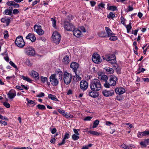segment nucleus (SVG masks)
<instances>
[{"label": "nucleus", "instance_id": "f257e3e1", "mask_svg": "<svg viewBox=\"0 0 149 149\" xmlns=\"http://www.w3.org/2000/svg\"><path fill=\"white\" fill-rule=\"evenodd\" d=\"M90 87L92 91H97L100 90L102 85L100 81L98 79H94L91 81Z\"/></svg>", "mask_w": 149, "mask_h": 149}, {"label": "nucleus", "instance_id": "f03ea898", "mask_svg": "<svg viewBox=\"0 0 149 149\" xmlns=\"http://www.w3.org/2000/svg\"><path fill=\"white\" fill-rule=\"evenodd\" d=\"M118 81L117 77L114 75H111L110 77V79L107 82H105L104 86L107 88H109L110 86H115Z\"/></svg>", "mask_w": 149, "mask_h": 149}, {"label": "nucleus", "instance_id": "7ed1b4c3", "mask_svg": "<svg viewBox=\"0 0 149 149\" xmlns=\"http://www.w3.org/2000/svg\"><path fill=\"white\" fill-rule=\"evenodd\" d=\"M72 79V75L67 72H65L63 74L64 83L66 85H68L71 83Z\"/></svg>", "mask_w": 149, "mask_h": 149}, {"label": "nucleus", "instance_id": "20e7f679", "mask_svg": "<svg viewBox=\"0 0 149 149\" xmlns=\"http://www.w3.org/2000/svg\"><path fill=\"white\" fill-rule=\"evenodd\" d=\"M15 42V45L19 47L22 48L25 45V42L22 36H19L17 37Z\"/></svg>", "mask_w": 149, "mask_h": 149}, {"label": "nucleus", "instance_id": "39448f33", "mask_svg": "<svg viewBox=\"0 0 149 149\" xmlns=\"http://www.w3.org/2000/svg\"><path fill=\"white\" fill-rule=\"evenodd\" d=\"M52 38L54 42L58 44L61 38V35L56 31L54 32L52 35Z\"/></svg>", "mask_w": 149, "mask_h": 149}, {"label": "nucleus", "instance_id": "423d86ee", "mask_svg": "<svg viewBox=\"0 0 149 149\" xmlns=\"http://www.w3.org/2000/svg\"><path fill=\"white\" fill-rule=\"evenodd\" d=\"M64 28L67 31H72L75 29V27L72 23L68 22H64Z\"/></svg>", "mask_w": 149, "mask_h": 149}, {"label": "nucleus", "instance_id": "0eeeda50", "mask_svg": "<svg viewBox=\"0 0 149 149\" xmlns=\"http://www.w3.org/2000/svg\"><path fill=\"white\" fill-rule=\"evenodd\" d=\"M49 79L51 84L54 86H57L59 81L56 77V74H52L49 77Z\"/></svg>", "mask_w": 149, "mask_h": 149}, {"label": "nucleus", "instance_id": "6e6552de", "mask_svg": "<svg viewBox=\"0 0 149 149\" xmlns=\"http://www.w3.org/2000/svg\"><path fill=\"white\" fill-rule=\"evenodd\" d=\"M34 31L39 35H42L44 33V31L42 29V27L40 25L36 24L34 26Z\"/></svg>", "mask_w": 149, "mask_h": 149}, {"label": "nucleus", "instance_id": "1a4fd4ad", "mask_svg": "<svg viewBox=\"0 0 149 149\" xmlns=\"http://www.w3.org/2000/svg\"><path fill=\"white\" fill-rule=\"evenodd\" d=\"M92 60L93 62L96 63H99L102 61L100 56L97 54H93L92 56Z\"/></svg>", "mask_w": 149, "mask_h": 149}, {"label": "nucleus", "instance_id": "9d476101", "mask_svg": "<svg viewBox=\"0 0 149 149\" xmlns=\"http://www.w3.org/2000/svg\"><path fill=\"white\" fill-rule=\"evenodd\" d=\"M88 87V83L84 80H82L80 83V87L81 90L83 91L86 90Z\"/></svg>", "mask_w": 149, "mask_h": 149}, {"label": "nucleus", "instance_id": "9b49d317", "mask_svg": "<svg viewBox=\"0 0 149 149\" xmlns=\"http://www.w3.org/2000/svg\"><path fill=\"white\" fill-rule=\"evenodd\" d=\"M25 52L27 54L33 56L35 54V51L34 49L31 47H29L25 49Z\"/></svg>", "mask_w": 149, "mask_h": 149}, {"label": "nucleus", "instance_id": "f8f14e48", "mask_svg": "<svg viewBox=\"0 0 149 149\" xmlns=\"http://www.w3.org/2000/svg\"><path fill=\"white\" fill-rule=\"evenodd\" d=\"M114 93V91L113 90L110 91L104 90L102 92V94L104 96L106 97L111 96L113 95Z\"/></svg>", "mask_w": 149, "mask_h": 149}, {"label": "nucleus", "instance_id": "ddd939ff", "mask_svg": "<svg viewBox=\"0 0 149 149\" xmlns=\"http://www.w3.org/2000/svg\"><path fill=\"white\" fill-rule=\"evenodd\" d=\"M70 137V132H66L65 133L64 137L61 142L59 143L58 145L59 146H61L64 144L65 143V140L66 139H68Z\"/></svg>", "mask_w": 149, "mask_h": 149}, {"label": "nucleus", "instance_id": "4468645a", "mask_svg": "<svg viewBox=\"0 0 149 149\" xmlns=\"http://www.w3.org/2000/svg\"><path fill=\"white\" fill-rule=\"evenodd\" d=\"M87 94H88L90 96L93 98L96 97L99 95L98 93L96 91H93L90 90H88L87 91Z\"/></svg>", "mask_w": 149, "mask_h": 149}, {"label": "nucleus", "instance_id": "2eb2a0df", "mask_svg": "<svg viewBox=\"0 0 149 149\" xmlns=\"http://www.w3.org/2000/svg\"><path fill=\"white\" fill-rule=\"evenodd\" d=\"M16 94V92L15 90L11 89L9 91L7 95L9 99H11L13 98L15 96Z\"/></svg>", "mask_w": 149, "mask_h": 149}, {"label": "nucleus", "instance_id": "dca6fc26", "mask_svg": "<svg viewBox=\"0 0 149 149\" xmlns=\"http://www.w3.org/2000/svg\"><path fill=\"white\" fill-rule=\"evenodd\" d=\"M70 67L72 68L74 72H77V69L79 68V64L76 62L72 63L70 65Z\"/></svg>", "mask_w": 149, "mask_h": 149}, {"label": "nucleus", "instance_id": "f3484780", "mask_svg": "<svg viewBox=\"0 0 149 149\" xmlns=\"http://www.w3.org/2000/svg\"><path fill=\"white\" fill-rule=\"evenodd\" d=\"M105 29L107 34V37H109L111 36H115V34L113 33L112 31L109 27H106Z\"/></svg>", "mask_w": 149, "mask_h": 149}, {"label": "nucleus", "instance_id": "a211bd4d", "mask_svg": "<svg viewBox=\"0 0 149 149\" xmlns=\"http://www.w3.org/2000/svg\"><path fill=\"white\" fill-rule=\"evenodd\" d=\"M26 38L30 40L32 42H34L36 40V38L34 35L31 33L29 34L26 37Z\"/></svg>", "mask_w": 149, "mask_h": 149}, {"label": "nucleus", "instance_id": "6ab92c4d", "mask_svg": "<svg viewBox=\"0 0 149 149\" xmlns=\"http://www.w3.org/2000/svg\"><path fill=\"white\" fill-rule=\"evenodd\" d=\"M115 91L116 93L119 95L122 94L125 92V89L122 87L116 88Z\"/></svg>", "mask_w": 149, "mask_h": 149}, {"label": "nucleus", "instance_id": "aec40b11", "mask_svg": "<svg viewBox=\"0 0 149 149\" xmlns=\"http://www.w3.org/2000/svg\"><path fill=\"white\" fill-rule=\"evenodd\" d=\"M73 35L77 38L80 37L81 35V31L79 30H75V29L72 30Z\"/></svg>", "mask_w": 149, "mask_h": 149}, {"label": "nucleus", "instance_id": "412c9836", "mask_svg": "<svg viewBox=\"0 0 149 149\" xmlns=\"http://www.w3.org/2000/svg\"><path fill=\"white\" fill-rule=\"evenodd\" d=\"M1 22L3 23H6V25L8 26L10 22V20L9 18L6 19L5 17L2 18L1 19Z\"/></svg>", "mask_w": 149, "mask_h": 149}, {"label": "nucleus", "instance_id": "4be33fe9", "mask_svg": "<svg viewBox=\"0 0 149 149\" xmlns=\"http://www.w3.org/2000/svg\"><path fill=\"white\" fill-rule=\"evenodd\" d=\"M106 71V72L108 74H112L113 73L114 70L113 69L109 67H106L104 68Z\"/></svg>", "mask_w": 149, "mask_h": 149}, {"label": "nucleus", "instance_id": "5701e85b", "mask_svg": "<svg viewBox=\"0 0 149 149\" xmlns=\"http://www.w3.org/2000/svg\"><path fill=\"white\" fill-rule=\"evenodd\" d=\"M31 75L32 76L34 77L36 79H38L39 78L38 73L37 72L35 71H31Z\"/></svg>", "mask_w": 149, "mask_h": 149}, {"label": "nucleus", "instance_id": "b1692460", "mask_svg": "<svg viewBox=\"0 0 149 149\" xmlns=\"http://www.w3.org/2000/svg\"><path fill=\"white\" fill-rule=\"evenodd\" d=\"M63 63L65 64H67L70 62V60L69 56L67 55L63 57L62 61Z\"/></svg>", "mask_w": 149, "mask_h": 149}, {"label": "nucleus", "instance_id": "393cba45", "mask_svg": "<svg viewBox=\"0 0 149 149\" xmlns=\"http://www.w3.org/2000/svg\"><path fill=\"white\" fill-rule=\"evenodd\" d=\"M48 97L49 99H50L52 100L56 101H58L55 95H53L51 94H48Z\"/></svg>", "mask_w": 149, "mask_h": 149}, {"label": "nucleus", "instance_id": "a878e982", "mask_svg": "<svg viewBox=\"0 0 149 149\" xmlns=\"http://www.w3.org/2000/svg\"><path fill=\"white\" fill-rule=\"evenodd\" d=\"M109 5V4H108V7H107V9L108 10H111L113 11L117 10V8L116 6H111L108 7Z\"/></svg>", "mask_w": 149, "mask_h": 149}, {"label": "nucleus", "instance_id": "bb28decb", "mask_svg": "<svg viewBox=\"0 0 149 149\" xmlns=\"http://www.w3.org/2000/svg\"><path fill=\"white\" fill-rule=\"evenodd\" d=\"M63 116H64L66 118H73V116L70 114V113H68L65 112V113L64 114Z\"/></svg>", "mask_w": 149, "mask_h": 149}, {"label": "nucleus", "instance_id": "cd10ccee", "mask_svg": "<svg viewBox=\"0 0 149 149\" xmlns=\"http://www.w3.org/2000/svg\"><path fill=\"white\" fill-rule=\"evenodd\" d=\"M21 77L24 80L30 83L31 82L32 80L28 77L24 76L23 75H22V76Z\"/></svg>", "mask_w": 149, "mask_h": 149}, {"label": "nucleus", "instance_id": "c85d7f7f", "mask_svg": "<svg viewBox=\"0 0 149 149\" xmlns=\"http://www.w3.org/2000/svg\"><path fill=\"white\" fill-rule=\"evenodd\" d=\"M99 122L100 121L98 120H95L93 123V125L92 127V128H95L97 126L99 125Z\"/></svg>", "mask_w": 149, "mask_h": 149}, {"label": "nucleus", "instance_id": "c756f323", "mask_svg": "<svg viewBox=\"0 0 149 149\" xmlns=\"http://www.w3.org/2000/svg\"><path fill=\"white\" fill-rule=\"evenodd\" d=\"M99 36L102 37H107V34L104 31H102L98 34Z\"/></svg>", "mask_w": 149, "mask_h": 149}, {"label": "nucleus", "instance_id": "7c9ffc66", "mask_svg": "<svg viewBox=\"0 0 149 149\" xmlns=\"http://www.w3.org/2000/svg\"><path fill=\"white\" fill-rule=\"evenodd\" d=\"M101 79L105 81V82H107V76L105 75H102L101 76Z\"/></svg>", "mask_w": 149, "mask_h": 149}, {"label": "nucleus", "instance_id": "2f4dec72", "mask_svg": "<svg viewBox=\"0 0 149 149\" xmlns=\"http://www.w3.org/2000/svg\"><path fill=\"white\" fill-rule=\"evenodd\" d=\"M37 107L40 110H43L46 109L45 107L43 105L38 104L37 105Z\"/></svg>", "mask_w": 149, "mask_h": 149}, {"label": "nucleus", "instance_id": "473e14b6", "mask_svg": "<svg viewBox=\"0 0 149 149\" xmlns=\"http://www.w3.org/2000/svg\"><path fill=\"white\" fill-rule=\"evenodd\" d=\"M113 58H112V60H111V61H109V62L112 64L116 63V57L115 55H113Z\"/></svg>", "mask_w": 149, "mask_h": 149}, {"label": "nucleus", "instance_id": "72a5a7b5", "mask_svg": "<svg viewBox=\"0 0 149 149\" xmlns=\"http://www.w3.org/2000/svg\"><path fill=\"white\" fill-rule=\"evenodd\" d=\"M125 26L127 28V32L128 33H129V31L131 30L132 28L131 23H130L129 24L127 25H125Z\"/></svg>", "mask_w": 149, "mask_h": 149}, {"label": "nucleus", "instance_id": "f704fd0d", "mask_svg": "<svg viewBox=\"0 0 149 149\" xmlns=\"http://www.w3.org/2000/svg\"><path fill=\"white\" fill-rule=\"evenodd\" d=\"M145 70L144 68H141V66H139V67L137 71V74H139L141 72H143L144 71H145Z\"/></svg>", "mask_w": 149, "mask_h": 149}, {"label": "nucleus", "instance_id": "c9c22d12", "mask_svg": "<svg viewBox=\"0 0 149 149\" xmlns=\"http://www.w3.org/2000/svg\"><path fill=\"white\" fill-rule=\"evenodd\" d=\"M110 37L109 39L111 41H116L118 39V37L117 36H111Z\"/></svg>", "mask_w": 149, "mask_h": 149}, {"label": "nucleus", "instance_id": "e433bc0d", "mask_svg": "<svg viewBox=\"0 0 149 149\" xmlns=\"http://www.w3.org/2000/svg\"><path fill=\"white\" fill-rule=\"evenodd\" d=\"M88 132L92 134L97 136L99 135L100 134L99 133L96 131H91L90 130L88 131Z\"/></svg>", "mask_w": 149, "mask_h": 149}, {"label": "nucleus", "instance_id": "4c0bfd02", "mask_svg": "<svg viewBox=\"0 0 149 149\" xmlns=\"http://www.w3.org/2000/svg\"><path fill=\"white\" fill-rule=\"evenodd\" d=\"M51 20L53 24V26L55 27L56 26V22L55 19V18H52L51 19Z\"/></svg>", "mask_w": 149, "mask_h": 149}, {"label": "nucleus", "instance_id": "58836bf2", "mask_svg": "<svg viewBox=\"0 0 149 149\" xmlns=\"http://www.w3.org/2000/svg\"><path fill=\"white\" fill-rule=\"evenodd\" d=\"M140 144L141 145L144 147H146L147 146V142L146 141V139H145L144 141H141L140 143Z\"/></svg>", "mask_w": 149, "mask_h": 149}, {"label": "nucleus", "instance_id": "ea45409f", "mask_svg": "<svg viewBox=\"0 0 149 149\" xmlns=\"http://www.w3.org/2000/svg\"><path fill=\"white\" fill-rule=\"evenodd\" d=\"M75 75L74 76V79H76L75 80L76 81H79L81 80V78L77 74V72H74Z\"/></svg>", "mask_w": 149, "mask_h": 149}, {"label": "nucleus", "instance_id": "a19ab883", "mask_svg": "<svg viewBox=\"0 0 149 149\" xmlns=\"http://www.w3.org/2000/svg\"><path fill=\"white\" fill-rule=\"evenodd\" d=\"M79 138L78 135H76V134H73L72 136V138L74 141L78 140Z\"/></svg>", "mask_w": 149, "mask_h": 149}, {"label": "nucleus", "instance_id": "79ce46f5", "mask_svg": "<svg viewBox=\"0 0 149 149\" xmlns=\"http://www.w3.org/2000/svg\"><path fill=\"white\" fill-rule=\"evenodd\" d=\"M143 132H139L137 134V136L138 138H141L143 136H144Z\"/></svg>", "mask_w": 149, "mask_h": 149}, {"label": "nucleus", "instance_id": "37998d69", "mask_svg": "<svg viewBox=\"0 0 149 149\" xmlns=\"http://www.w3.org/2000/svg\"><path fill=\"white\" fill-rule=\"evenodd\" d=\"M4 34V38L5 39L7 38L9 36L8 32L7 30H5L3 33Z\"/></svg>", "mask_w": 149, "mask_h": 149}, {"label": "nucleus", "instance_id": "c03bdc74", "mask_svg": "<svg viewBox=\"0 0 149 149\" xmlns=\"http://www.w3.org/2000/svg\"><path fill=\"white\" fill-rule=\"evenodd\" d=\"M13 10V8L12 7H11L10 8H9V9H6V11H8V14L6 13L7 15H11L12 13V11Z\"/></svg>", "mask_w": 149, "mask_h": 149}, {"label": "nucleus", "instance_id": "a18cd8bd", "mask_svg": "<svg viewBox=\"0 0 149 149\" xmlns=\"http://www.w3.org/2000/svg\"><path fill=\"white\" fill-rule=\"evenodd\" d=\"M115 17V15L112 12H111L109 13V15L107 16V17L108 18H110L111 17L112 18L114 17Z\"/></svg>", "mask_w": 149, "mask_h": 149}, {"label": "nucleus", "instance_id": "49530a36", "mask_svg": "<svg viewBox=\"0 0 149 149\" xmlns=\"http://www.w3.org/2000/svg\"><path fill=\"white\" fill-rule=\"evenodd\" d=\"M57 111L59 113L61 114L63 116L64 114L65 113V112L63 110H61L60 109H57Z\"/></svg>", "mask_w": 149, "mask_h": 149}, {"label": "nucleus", "instance_id": "de8ad7c7", "mask_svg": "<svg viewBox=\"0 0 149 149\" xmlns=\"http://www.w3.org/2000/svg\"><path fill=\"white\" fill-rule=\"evenodd\" d=\"M45 94L42 92H41L36 95V97H40L45 96Z\"/></svg>", "mask_w": 149, "mask_h": 149}, {"label": "nucleus", "instance_id": "09e8293b", "mask_svg": "<svg viewBox=\"0 0 149 149\" xmlns=\"http://www.w3.org/2000/svg\"><path fill=\"white\" fill-rule=\"evenodd\" d=\"M10 64L16 69H17V66L11 61H10L9 62Z\"/></svg>", "mask_w": 149, "mask_h": 149}, {"label": "nucleus", "instance_id": "8fccbe9b", "mask_svg": "<svg viewBox=\"0 0 149 149\" xmlns=\"http://www.w3.org/2000/svg\"><path fill=\"white\" fill-rule=\"evenodd\" d=\"M25 62L26 64L27 65H28L29 66H31V63L29 59H26L25 61Z\"/></svg>", "mask_w": 149, "mask_h": 149}, {"label": "nucleus", "instance_id": "3c124183", "mask_svg": "<svg viewBox=\"0 0 149 149\" xmlns=\"http://www.w3.org/2000/svg\"><path fill=\"white\" fill-rule=\"evenodd\" d=\"M3 105L7 108H9L10 107V105L9 103L7 102H4Z\"/></svg>", "mask_w": 149, "mask_h": 149}, {"label": "nucleus", "instance_id": "603ef678", "mask_svg": "<svg viewBox=\"0 0 149 149\" xmlns=\"http://www.w3.org/2000/svg\"><path fill=\"white\" fill-rule=\"evenodd\" d=\"M80 131V130L78 129H73V131L74 133H75V134L76 135H79V134L78 132V131Z\"/></svg>", "mask_w": 149, "mask_h": 149}, {"label": "nucleus", "instance_id": "864d4df0", "mask_svg": "<svg viewBox=\"0 0 149 149\" xmlns=\"http://www.w3.org/2000/svg\"><path fill=\"white\" fill-rule=\"evenodd\" d=\"M13 13L14 15H16L19 13V12L17 9H15L13 11Z\"/></svg>", "mask_w": 149, "mask_h": 149}, {"label": "nucleus", "instance_id": "5fc2aeb1", "mask_svg": "<svg viewBox=\"0 0 149 149\" xmlns=\"http://www.w3.org/2000/svg\"><path fill=\"white\" fill-rule=\"evenodd\" d=\"M120 20H121V23L122 24H125V19L122 16H121L120 17Z\"/></svg>", "mask_w": 149, "mask_h": 149}, {"label": "nucleus", "instance_id": "6e6d98bb", "mask_svg": "<svg viewBox=\"0 0 149 149\" xmlns=\"http://www.w3.org/2000/svg\"><path fill=\"white\" fill-rule=\"evenodd\" d=\"M26 100L30 104H34L35 103V102L34 101L32 100H29L28 99V98L26 99Z\"/></svg>", "mask_w": 149, "mask_h": 149}, {"label": "nucleus", "instance_id": "4d7b16f0", "mask_svg": "<svg viewBox=\"0 0 149 149\" xmlns=\"http://www.w3.org/2000/svg\"><path fill=\"white\" fill-rule=\"evenodd\" d=\"M41 80L42 82L44 83L47 80V77H44L43 76L41 77Z\"/></svg>", "mask_w": 149, "mask_h": 149}, {"label": "nucleus", "instance_id": "13d9d810", "mask_svg": "<svg viewBox=\"0 0 149 149\" xmlns=\"http://www.w3.org/2000/svg\"><path fill=\"white\" fill-rule=\"evenodd\" d=\"M13 6L14 8H19V4L15 3V2L13 1Z\"/></svg>", "mask_w": 149, "mask_h": 149}, {"label": "nucleus", "instance_id": "bf43d9fd", "mask_svg": "<svg viewBox=\"0 0 149 149\" xmlns=\"http://www.w3.org/2000/svg\"><path fill=\"white\" fill-rule=\"evenodd\" d=\"M0 123L1 125H3L4 126L6 125L7 124L6 122L3 120H0Z\"/></svg>", "mask_w": 149, "mask_h": 149}, {"label": "nucleus", "instance_id": "052dcab7", "mask_svg": "<svg viewBox=\"0 0 149 149\" xmlns=\"http://www.w3.org/2000/svg\"><path fill=\"white\" fill-rule=\"evenodd\" d=\"M113 55H114V54H112L111 55V56H108L107 59V61H111V60H112V58H113Z\"/></svg>", "mask_w": 149, "mask_h": 149}, {"label": "nucleus", "instance_id": "680f3d73", "mask_svg": "<svg viewBox=\"0 0 149 149\" xmlns=\"http://www.w3.org/2000/svg\"><path fill=\"white\" fill-rule=\"evenodd\" d=\"M13 1H8L7 3L6 4L9 6H13Z\"/></svg>", "mask_w": 149, "mask_h": 149}, {"label": "nucleus", "instance_id": "e2e57ef3", "mask_svg": "<svg viewBox=\"0 0 149 149\" xmlns=\"http://www.w3.org/2000/svg\"><path fill=\"white\" fill-rule=\"evenodd\" d=\"M92 118V117L91 116H87L84 119V120L86 121L90 120Z\"/></svg>", "mask_w": 149, "mask_h": 149}, {"label": "nucleus", "instance_id": "0e129e2a", "mask_svg": "<svg viewBox=\"0 0 149 149\" xmlns=\"http://www.w3.org/2000/svg\"><path fill=\"white\" fill-rule=\"evenodd\" d=\"M112 67L114 69H117L118 68V65L116 63L113 64Z\"/></svg>", "mask_w": 149, "mask_h": 149}, {"label": "nucleus", "instance_id": "69168bd1", "mask_svg": "<svg viewBox=\"0 0 149 149\" xmlns=\"http://www.w3.org/2000/svg\"><path fill=\"white\" fill-rule=\"evenodd\" d=\"M105 5V4L104 3H100L98 5V6L99 7V8L100 9V7H101L102 8H104Z\"/></svg>", "mask_w": 149, "mask_h": 149}, {"label": "nucleus", "instance_id": "338daca9", "mask_svg": "<svg viewBox=\"0 0 149 149\" xmlns=\"http://www.w3.org/2000/svg\"><path fill=\"white\" fill-rule=\"evenodd\" d=\"M90 3L92 7L94 6H95L96 3L95 1H90Z\"/></svg>", "mask_w": 149, "mask_h": 149}, {"label": "nucleus", "instance_id": "774afa93", "mask_svg": "<svg viewBox=\"0 0 149 149\" xmlns=\"http://www.w3.org/2000/svg\"><path fill=\"white\" fill-rule=\"evenodd\" d=\"M143 132L144 133V135L145 136L149 135V131H145Z\"/></svg>", "mask_w": 149, "mask_h": 149}]
</instances>
